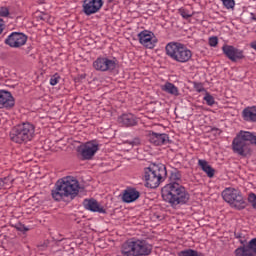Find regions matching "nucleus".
<instances>
[{
  "label": "nucleus",
  "instance_id": "obj_1",
  "mask_svg": "<svg viewBox=\"0 0 256 256\" xmlns=\"http://www.w3.org/2000/svg\"><path fill=\"white\" fill-rule=\"evenodd\" d=\"M79 180L73 176H66L59 179L51 191L54 201H65L75 199L79 195Z\"/></svg>",
  "mask_w": 256,
  "mask_h": 256
},
{
  "label": "nucleus",
  "instance_id": "obj_2",
  "mask_svg": "<svg viewBox=\"0 0 256 256\" xmlns=\"http://www.w3.org/2000/svg\"><path fill=\"white\" fill-rule=\"evenodd\" d=\"M164 201L171 204V207L185 205L189 201V192L181 184H167L162 189Z\"/></svg>",
  "mask_w": 256,
  "mask_h": 256
},
{
  "label": "nucleus",
  "instance_id": "obj_3",
  "mask_svg": "<svg viewBox=\"0 0 256 256\" xmlns=\"http://www.w3.org/2000/svg\"><path fill=\"white\" fill-rule=\"evenodd\" d=\"M153 251V245L143 239L132 238L122 244V256H149Z\"/></svg>",
  "mask_w": 256,
  "mask_h": 256
},
{
  "label": "nucleus",
  "instance_id": "obj_4",
  "mask_svg": "<svg viewBox=\"0 0 256 256\" xmlns=\"http://www.w3.org/2000/svg\"><path fill=\"white\" fill-rule=\"evenodd\" d=\"M35 137V125L30 122L20 123L12 128L10 131V139L13 143L23 145L33 141Z\"/></svg>",
  "mask_w": 256,
  "mask_h": 256
},
{
  "label": "nucleus",
  "instance_id": "obj_5",
  "mask_svg": "<svg viewBox=\"0 0 256 256\" xmlns=\"http://www.w3.org/2000/svg\"><path fill=\"white\" fill-rule=\"evenodd\" d=\"M166 55L176 61V63H189L193 57V52L179 42H170L165 47Z\"/></svg>",
  "mask_w": 256,
  "mask_h": 256
},
{
  "label": "nucleus",
  "instance_id": "obj_6",
  "mask_svg": "<svg viewBox=\"0 0 256 256\" xmlns=\"http://www.w3.org/2000/svg\"><path fill=\"white\" fill-rule=\"evenodd\" d=\"M164 177H167V168L163 164L152 165L144 169L146 187L150 189H157Z\"/></svg>",
  "mask_w": 256,
  "mask_h": 256
},
{
  "label": "nucleus",
  "instance_id": "obj_7",
  "mask_svg": "<svg viewBox=\"0 0 256 256\" xmlns=\"http://www.w3.org/2000/svg\"><path fill=\"white\" fill-rule=\"evenodd\" d=\"M222 198L226 203H229L231 207L234 209H245L246 203L245 199L243 198V194H241V191L228 187L225 190L222 191Z\"/></svg>",
  "mask_w": 256,
  "mask_h": 256
},
{
  "label": "nucleus",
  "instance_id": "obj_8",
  "mask_svg": "<svg viewBox=\"0 0 256 256\" xmlns=\"http://www.w3.org/2000/svg\"><path fill=\"white\" fill-rule=\"evenodd\" d=\"M119 61L117 58L110 57H98L93 62V67L96 71H101L102 73H113L117 69Z\"/></svg>",
  "mask_w": 256,
  "mask_h": 256
},
{
  "label": "nucleus",
  "instance_id": "obj_9",
  "mask_svg": "<svg viewBox=\"0 0 256 256\" xmlns=\"http://www.w3.org/2000/svg\"><path fill=\"white\" fill-rule=\"evenodd\" d=\"M97 151H99V142L97 140L85 142L78 147V153L83 161H91Z\"/></svg>",
  "mask_w": 256,
  "mask_h": 256
},
{
  "label": "nucleus",
  "instance_id": "obj_10",
  "mask_svg": "<svg viewBox=\"0 0 256 256\" xmlns=\"http://www.w3.org/2000/svg\"><path fill=\"white\" fill-rule=\"evenodd\" d=\"M138 41L140 45L146 47V49H154L157 45V37L152 31L143 30L138 34Z\"/></svg>",
  "mask_w": 256,
  "mask_h": 256
},
{
  "label": "nucleus",
  "instance_id": "obj_11",
  "mask_svg": "<svg viewBox=\"0 0 256 256\" xmlns=\"http://www.w3.org/2000/svg\"><path fill=\"white\" fill-rule=\"evenodd\" d=\"M6 45L14 49H19L27 43V35L19 32H12L5 40Z\"/></svg>",
  "mask_w": 256,
  "mask_h": 256
},
{
  "label": "nucleus",
  "instance_id": "obj_12",
  "mask_svg": "<svg viewBox=\"0 0 256 256\" xmlns=\"http://www.w3.org/2000/svg\"><path fill=\"white\" fill-rule=\"evenodd\" d=\"M103 7V0H85L83 11L85 15H93L101 10Z\"/></svg>",
  "mask_w": 256,
  "mask_h": 256
},
{
  "label": "nucleus",
  "instance_id": "obj_13",
  "mask_svg": "<svg viewBox=\"0 0 256 256\" xmlns=\"http://www.w3.org/2000/svg\"><path fill=\"white\" fill-rule=\"evenodd\" d=\"M15 107V98L9 91L0 90V109Z\"/></svg>",
  "mask_w": 256,
  "mask_h": 256
},
{
  "label": "nucleus",
  "instance_id": "obj_14",
  "mask_svg": "<svg viewBox=\"0 0 256 256\" xmlns=\"http://www.w3.org/2000/svg\"><path fill=\"white\" fill-rule=\"evenodd\" d=\"M237 256H256V238L249 241L247 246L238 247L236 249Z\"/></svg>",
  "mask_w": 256,
  "mask_h": 256
},
{
  "label": "nucleus",
  "instance_id": "obj_15",
  "mask_svg": "<svg viewBox=\"0 0 256 256\" xmlns=\"http://www.w3.org/2000/svg\"><path fill=\"white\" fill-rule=\"evenodd\" d=\"M222 51L230 61H237V59H243V51L235 48L231 45H224Z\"/></svg>",
  "mask_w": 256,
  "mask_h": 256
},
{
  "label": "nucleus",
  "instance_id": "obj_16",
  "mask_svg": "<svg viewBox=\"0 0 256 256\" xmlns=\"http://www.w3.org/2000/svg\"><path fill=\"white\" fill-rule=\"evenodd\" d=\"M148 139L152 145H167L169 141V135L162 133H155V132H148Z\"/></svg>",
  "mask_w": 256,
  "mask_h": 256
},
{
  "label": "nucleus",
  "instance_id": "obj_17",
  "mask_svg": "<svg viewBox=\"0 0 256 256\" xmlns=\"http://www.w3.org/2000/svg\"><path fill=\"white\" fill-rule=\"evenodd\" d=\"M84 209L87 211H92V213H107L105 208L99 204V202L95 199H85L83 202Z\"/></svg>",
  "mask_w": 256,
  "mask_h": 256
},
{
  "label": "nucleus",
  "instance_id": "obj_18",
  "mask_svg": "<svg viewBox=\"0 0 256 256\" xmlns=\"http://www.w3.org/2000/svg\"><path fill=\"white\" fill-rule=\"evenodd\" d=\"M139 197H141V192L133 187H129L124 190L122 195V201L123 203H135V201H137Z\"/></svg>",
  "mask_w": 256,
  "mask_h": 256
},
{
  "label": "nucleus",
  "instance_id": "obj_19",
  "mask_svg": "<svg viewBox=\"0 0 256 256\" xmlns=\"http://www.w3.org/2000/svg\"><path fill=\"white\" fill-rule=\"evenodd\" d=\"M118 122L124 127H135L137 125V117L132 113L123 114L118 118Z\"/></svg>",
  "mask_w": 256,
  "mask_h": 256
},
{
  "label": "nucleus",
  "instance_id": "obj_20",
  "mask_svg": "<svg viewBox=\"0 0 256 256\" xmlns=\"http://www.w3.org/2000/svg\"><path fill=\"white\" fill-rule=\"evenodd\" d=\"M242 117L248 123H256V106H248L243 109Z\"/></svg>",
  "mask_w": 256,
  "mask_h": 256
},
{
  "label": "nucleus",
  "instance_id": "obj_21",
  "mask_svg": "<svg viewBox=\"0 0 256 256\" xmlns=\"http://www.w3.org/2000/svg\"><path fill=\"white\" fill-rule=\"evenodd\" d=\"M198 165H199L200 169H202V171H204V173H206L207 177H210V178L214 177L215 169H213V167H211V165H209V162H207V160L199 159Z\"/></svg>",
  "mask_w": 256,
  "mask_h": 256
},
{
  "label": "nucleus",
  "instance_id": "obj_22",
  "mask_svg": "<svg viewBox=\"0 0 256 256\" xmlns=\"http://www.w3.org/2000/svg\"><path fill=\"white\" fill-rule=\"evenodd\" d=\"M161 89L165 92L168 93V95H173L174 97H179V88L175 86V84L171 82H166L161 86Z\"/></svg>",
  "mask_w": 256,
  "mask_h": 256
},
{
  "label": "nucleus",
  "instance_id": "obj_23",
  "mask_svg": "<svg viewBox=\"0 0 256 256\" xmlns=\"http://www.w3.org/2000/svg\"><path fill=\"white\" fill-rule=\"evenodd\" d=\"M14 181L15 179L12 176L0 178V189H11Z\"/></svg>",
  "mask_w": 256,
  "mask_h": 256
},
{
  "label": "nucleus",
  "instance_id": "obj_24",
  "mask_svg": "<svg viewBox=\"0 0 256 256\" xmlns=\"http://www.w3.org/2000/svg\"><path fill=\"white\" fill-rule=\"evenodd\" d=\"M234 235L235 238L238 239L239 243L245 247V244L249 241V234L245 230H242L235 232Z\"/></svg>",
  "mask_w": 256,
  "mask_h": 256
},
{
  "label": "nucleus",
  "instance_id": "obj_25",
  "mask_svg": "<svg viewBox=\"0 0 256 256\" xmlns=\"http://www.w3.org/2000/svg\"><path fill=\"white\" fill-rule=\"evenodd\" d=\"M170 183L168 185H181V172L180 171H173L170 174Z\"/></svg>",
  "mask_w": 256,
  "mask_h": 256
},
{
  "label": "nucleus",
  "instance_id": "obj_26",
  "mask_svg": "<svg viewBox=\"0 0 256 256\" xmlns=\"http://www.w3.org/2000/svg\"><path fill=\"white\" fill-rule=\"evenodd\" d=\"M177 255L178 256H203V253H201L197 250L188 248V249H184V250L179 251L177 253Z\"/></svg>",
  "mask_w": 256,
  "mask_h": 256
},
{
  "label": "nucleus",
  "instance_id": "obj_27",
  "mask_svg": "<svg viewBox=\"0 0 256 256\" xmlns=\"http://www.w3.org/2000/svg\"><path fill=\"white\" fill-rule=\"evenodd\" d=\"M178 13L183 17V19H189L190 17H193V14L185 8H179Z\"/></svg>",
  "mask_w": 256,
  "mask_h": 256
},
{
  "label": "nucleus",
  "instance_id": "obj_28",
  "mask_svg": "<svg viewBox=\"0 0 256 256\" xmlns=\"http://www.w3.org/2000/svg\"><path fill=\"white\" fill-rule=\"evenodd\" d=\"M204 101H206V104L209 105V107H213V105H215V98L209 93H206L204 96Z\"/></svg>",
  "mask_w": 256,
  "mask_h": 256
},
{
  "label": "nucleus",
  "instance_id": "obj_29",
  "mask_svg": "<svg viewBox=\"0 0 256 256\" xmlns=\"http://www.w3.org/2000/svg\"><path fill=\"white\" fill-rule=\"evenodd\" d=\"M124 143L125 145H130V147H138V145H141V140L139 138H134L133 140H127Z\"/></svg>",
  "mask_w": 256,
  "mask_h": 256
},
{
  "label": "nucleus",
  "instance_id": "obj_30",
  "mask_svg": "<svg viewBox=\"0 0 256 256\" xmlns=\"http://www.w3.org/2000/svg\"><path fill=\"white\" fill-rule=\"evenodd\" d=\"M248 203L252 205L253 209H256V195L255 193H250L248 195Z\"/></svg>",
  "mask_w": 256,
  "mask_h": 256
},
{
  "label": "nucleus",
  "instance_id": "obj_31",
  "mask_svg": "<svg viewBox=\"0 0 256 256\" xmlns=\"http://www.w3.org/2000/svg\"><path fill=\"white\" fill-rule=\"evenodd\" d=\"M222 3L226 9H233L235 7V0H222Z\"/></svg>",
  "mask_w": 256,
  "mask_h": 256
},
{
  "label": "nucleus",
  "instance_id": "obj_32",
  "mask_svg": "<svg viewBox=\"0 0 256 256\" xmlns=\"http://www.w3.org/2000/svg\"><path fill=\"white\" fill-rule=\"evenodd\" d=\"M59 79H61V76H59V74H54L51 78H50V85H52V87H55V85H57V83H59Z\"/></svg>",
  "mask_w": 256,
  "mask_h": 256
},
{
  "label": "nucleus",
  "instance_id": "obj_33",
  "mask_svg": "<svg viewBox=\"0 0 256 256\" xmlns=\"http://www.w3.org/2000/svg\"><path fill=\"white\" fill-rule=\"evenodd\" d=\"M193 87L197 93H203V91H205V87H203L202 83L194 82Z\"/></svg>",
  "mask_w": 256,
  "mask_h": 256
},
{
  "label": "nucleus",
  "instance_id": "obj_34",
  "mask_svg": "<svg viewBox=\"0 0 256 256\" xmlns=\"http://www.w3.org/2000/svg\"><path fill=\"white\" fill-rule=\"evenodd\" d=\"M218 43H219V39H217V37L213 36L209 38L210 47H217Z\"/></svg>",
  "mask_w": 256,
  "mask_h": 256
},
{
  "label": "nucleus",
  "instance_id": "obj_35",
  "mask_svg": "<svg viewBox=\"0 0 256 256\" xmlns=\"http://www.w3.org/2000/svg\"><path fill=\"white\" fill-rule=\"evenodd\" d=\"M0 17H9V8L7 7L0 8Z\"/></svg>",
  "mask_w": 256,
  "mask_h": 256
},
{
  "label": "nucleus",
  "instance_id": "obj_36",
  "mask_svg": "<svg viewBox=\"0 0 256 256\" xmlns=\"http://www.w3.org/2000/svg\"><path fill=\"white\" fill-rule=\"evenodd\" d=\"M17 231H29V228H26L25 225L18 224L16 225Z\"/></svg>",
  "mask_w": 256,
  "mask_h": 256
},
{
  "label": "nucleus",
  "instance_id": "obj_37",
  "mask_svg": "<svg viewBox=\"0 0 256 256\" xmlns=\"http://www.w3.org/2000/svg\"><path fill=\"white\" fill-rule=\"evenodd\" d=\"M3 29H5V23L3 22V19H0V35L3 33Z\"/></svg>",
  "mask_w": 256,
  "mask_h": 256
},
{
  "label": "nucleus",
  "instance_id": "obj_38",
  "mask_svg": "<svg viewBox=\"0 0 256 256\" xmlns=\"http://www.w3.org/2000/svg\"><path fill=\"white\" fill-rule=\"evenodd\" d=\"M250 47L256 52V40L251 42Z\"/></svg>",
  "mask_w": 256,
  "mask_h": 256
},
{
  "label": "nucleus",
  "instance_id": "obj_39",
  "mask_svg": "<svg viewBox=\"0 0 256 256\" xmlns=\"http://www.w3.org/2000/svg\"><path fill=\"white\" fill-rule=\"evenodd\" d=\"M251 16H252V19H253L254 21H256V14H251Z\"/></svg>",
  "mask_w": 256,
  "mask_h": 256
},
{
  "label": "nucleus",
  "instance_id": "obj_40",
  "mask_svg": "<svg viewBox=\"0 0 256 256\" xmlns=\"http://www.w3.org/2000/svg\"><path fill=\"white\" fill-rule=\"evenodd\" d=\"M113 1H115V0H108V3H113Z\"/></svg>",
  "mask_w": 256,
  "mask_h": 256
},
{
  "label": "nucleus",
  "instance_id": "obj_41",
  "mask_svg": "<svg viewBox=\"0 0 256 256\" xmlns=\"http://www.w3.org/2000/svg\"><path fill=\"white\" fill-rule=\"evenodd\" d=\"M234 255L237 256V250L234 251Z\"/></svg>",
  "mask_w": 256,
  "mask_h": 256
}]
</instances>
